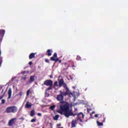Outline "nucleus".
Here are the masks:
<instances>
[{"mask_svg":"<svg viewBox=\"0 0 128 128\" xmlns=\"http://www.w3.org/2000/svg\"><path fill=\"white\" fill-rule=\"evenodd\" d=\"M52 80H46L44 82V86H49V88H47L46 90V92L50 90H52Z\"/></svg>","mask_w":128,"mask_h":128,"instance_id":"2","label":"nucleus"},{"mask_svg":"<svg viewBox=\"0 0 128 128\" xmlns=\"http://www.w3.org/2000/svg\"><path fill=\"white\" fill-rule=\"evenodd\" d=\"M58 62H59L60 64H61V63H62V60H59Z\"/></svg>","mask_w":128,"mask_h":128,"instance_id":"33","label":"nucleus"},{"mask_svg":"<svg viewBox=\"0 0 128 128\" xmlns=\"http://www.w3.org/2000/svg\"><path fill=\"white\" fill-rule=\"evenodd\" d=\"M50 77L52 78V75H50Z\"/></svg>","mask_w":128,"mask_h":128,"instance_id":"35","label":"nucleus"},{"mask_svg":"<svg viewBox=\"0 0 128 128\" xmlns=\"http://www.w3.org/2000/svg\"><path fill=\"white\" fill-rule=\"evenodd\" d=\"M52 50H50V49L48 50L46 53V56H52Z\"/></svg>","mask_w":128,"mask_h":128,"instance_id":"9","label":"nucleus"},{"mask_svg":"<svg viewBox=\"0 0 128 128\" xmlns=\"http://www.w3.org/2000/svg\"><path fill=\"white\" fill-rule=\"evenodd\" d=\"M34 78H36L35 76H32L30 77V80L28 81L29 84H32L33 82H34Z\"/></svg>","mask_w":128,"mask_h":128,"instance_id":"10","label":"nucleus"},{"mask_svg":"<svg viewBox=\"0 0 128 128\" xmlns=\"http://www.w3.org/2000/svg\"><path fill=\"white\" fill-rule=\"evenodd\" d=\"M72 64H74V62H72Z\"/></svg>","mask_w":128,"mask_h":128,"instance_id":"42","label":"nucleus"},{"mask_svg":"<svg viewBox=\"0 0 128 128\" xmlns=\"http://www.w3.org/2000/svg\"><path fill=\"white\" fill-rule=\"evenodd\" d=\"M68 66H68L66 70H68Z\"/></svg>","mask_w":128,"mask_h":128,"instance_id":"37","label":"nucleus"},{"mask_svg":"<svg viewBox=\"0 0 128 128\" xmlns=\"http://www.w3.org/2000/svg\"><path fill=\"white\" fill-rule=\"evenodd\" d=\"M5 94L6 92H4V94L0 96V100H2V98H4Z\"/></svg>","mask_w":128,"mask_h":128,"instance_id":"23","label":"nucleus"},{"mask_svg":"<svg viewBox=\"0 0 128 128\" xmlns=\"http://www.w3.org/2000/svg\"><path fill=\"white\" fill-rule=\"evenodd\" d=\"M26 78H24V80H26Z\"/></svg>","mask_w":128,"mask_h":128,"instance_id":"38","label":"nucleus"},{"mask_svg":"<svg viewBox=\"0 0 128 128\" xmlns=\"http://www.w3.org/2000/svg\"><path fill=\"white\" fill-rule=\"evenodd\" d=\"M78 122L76 119L72 120L71 123V128H76V124H78Z\"/></svg>","mask_w":128,"mask_h":128,"instance_id":"8","label":"nucleus"},{"mask_svg":"<svg viewBox=\"0 0 128 128\" xmlns=\"http://www.w3.org/2000/svg\"><path fill=\"white\" fill-rule=\"evenodd\" d=\"M38 116H42V114L40 113H38Z\"/></svg>","mask_w":128,"mask_h":128,"instance_id":"30","label":"nucleus"},{"mask_svg":"<svg viewBox=\"0 0 128 128\" xmlns=\"http://www.w3.org/2000/svg\"><path fill=\"white\" fill-rule=\"evenodd\" d=\"M71 68H76V66H74V65H72L71 66Z\"/></svg>","mask_w":128,"mask_h":128,"instance_id":"34","label":"nucleus"},{"mask_svg":"<svg viewBox=\"0 0 128 128\" xmlns=\"http://www.w3.org/2000/svg\"><path fill=\"white\" fill-rule=\"evenodd\" d=\"M61 102L63 104L61 105L60 106V110L58 111L59 114L62 115L64 114L66 118H70V116H78V118L76 120L80 122H84V115L82 112L74 114L72 111L70 110V104L68 103H66L64 102Z\"/></svg>","mask_w":128,"mask_h":128,"instance_id":"1","label":"nucleus"},{"mask_svg":"<svg viewBox=\"0 0 128 128\" xmlns=\"http://www.w3.org/2000/svg\"><path fill=\"white\" fill-rule=\"evenodd\" d=\"M19 94L20 96H22V92H20Z\"/></svg>","mask_w":128,"mask_h":128,"instance_id":"31","label":"nucleus"},{"mask_svg":"<svg viewBox=\"0 0 128 128\" xmlns=\"http://www.w3.org/2000/svg\"><path fill=\"white\" fill-rule=\"evenodd\" d=\"M30 90H28L26 92V96H30Z\"/></svg>","mask_w":128,"mask_h":128,"instance_id":"22","label":"nucleus"},{"mask_svg":"<svg viewBox=\"0 0 128 128\" xmlns=\"http://www.w3.org/2000/svg\"><path fill=\"white\" fill-rule=\"evenodd\" d=\"M64 88L66 90V92H64L62 91L61 94H62L64 96H68L70 94H72V92L68 90V86H66V87H64Z\"/></svg>","mask_w":128,"mask_h":128,"instance_id":"5","label":"nucleus"},{"mask_svg":"<svg viewBox=\"0 0 128 128\" xmlns=\"http://www.w3.org/2000/svg\"><path fill=\"white\" fill-rule=\"evenodd\" d=\"M58 86L59 88H62V86H64V88H66L67 85H66V83L64 82V80L63 78L60 79L59 82H58Z\"/></svg>","mask_w":128,"mask_h":128,"instance_id":"6","label":"nucleus"},{"mask_svg":"<svg viewBox=\"0 0 128 128\" xmlns=\"http://www.w3.org/2000/svg\"><path fill=\"white\" fill-rule=\"evenodd\" d=\"M6 102V100H4V99H2V104H4Z\"/></svg>","mask_w":128,"mask_h":128,"instance_id":"26","label":"nucleus"},{"mask_svg":"<svg viewBox=\"0 0 128 128\" xmlns=\"http://www.w3.org/2000/svg\"><path fill=\"white\" fill-rule=\"evenodd\" d=\"M34 114H36V112H34V110H32L30 113V116H34Z\"/></svg>","mask_w":128,"mask_h":128,"instance_id":"17","label":"nucleus"},{"mask_svg":"<svg viewBox=\"0 0 128 128\" xmlns=\"http://www.w3.org/2000/svg\"><path fill=\"white\" fill-rule=\"evenodd\" d=\"M44 62H48V63H50V60L48 59H45L44 60Z\"/></svg>","mask_w":128,"mask_h":128,"instance_id":"27","label":"nucleus"},{"mask_svg":"<svg viewBox=\"0 0 128 128\" xmlns=\"http://www.w3.org/2000/svg\"><path fill=\"white\" fill-rule=\"evenodd\" d=\"M18 112V108L16 106H11L6 108V112L8 114H10L12 112V114H14Z\"/></svg>","mask_w":128,"mask_h":128,"instance_id":"4","label":"nucleus"},{"mask_svg":"<svg viewBox=\"0 0 128 128\" xmlns=\"http://www.w3.org/2000/svg\"><path fill=\"white\" fill-rule=\"evenodd\" d=\"M98 116H99L98 114H96L94 116V118H98Z\"/></svg>","mask_w":128,"mask_h":128,"instance_id":"29","label":"nucleus"},{"mask_svg":"<svg viewBox=\"0 0 128 128\" xmlns=\"http://www.w3.org/2000/svg\"><path fill=\"white\" fill-rule=\"evenodd\" d=\"M36 122V118H33L31 120V122Z\"/></svg>","mask_w":128,"mask_h":128,"instance_id":"25","label":"nucleus"},{"mask_svg":"<svg viewBox=\"0 0 128 128\" xmlns=\"http://www.w3.org/2000/svg\"><path fill=\"white\" fill-rule=\"evenodd\" d=\"M78 58H80V56H78Z\"/></svg>","mask_w":128,"mask_h":128,"instance_id":"44","label":"nucleus"},{"mask_svg":"<svg viewBox=\"0 0 128 128\" xmlns=\"http://www.w3.org/2000/svg\"><path fill=\"white\" fill-rule=\"evenodd\" d=\"M16 118H13L11 119L10 120H9L8 124L9 126H12L14 124H16Z\"/></svg>","mask_w":128,"mask_h":128,"instance_id":"7","label":"nucleus"},{"mask_svg":"<svg viewBox=\"0 0 128 128\" xmlns=\"http://www.w3.org/2000/svg\"><path fill=\"white\" fill-rule=\"evenodd\" d=\"M28 64H29L30 66H32V62H28Z\"/></svg>","mask_w":128,"mask_h":128,"instance_id":"28","label":"nucleus"},{"mask_svg":"<svg viewBox=\"0 0 128 128\" xmlns=\"http://www.w3.org/2000/svg\"><path fill=\"white\" fill-rule=\"evenodd\" d=\"M98 121L101 122H104L105 118L104 116H101L98 118Z\"/></svg>","mask_w":128,"mask_h":128,"instance_id":"13","label":"nucleus"},{"mask_svg":"<svg viewBox=\"0 0 128 128\" xmlns=\"http://www.w3.org/2000/svg\"><path fill=\"white\" fill-rule=\"evenodd\" d=\"M42 128H44V127H42Z\"/></svg>","mask_w":128,"mask_h":128,"instance_id":"43","label":"nucleus"},{"mask_svg":"<svg viewBox=\"0 0 128 128\" xmlns=\"http://www.w3.org/2000/svg\"><path fill=\"white\" fill-rule=\"evenodd\" d=\"M58 118H60V115H56L54 116L53 117V120H58Z\"/></svg>","mask_w":128,"mask_h":128,"instance_id":"19","label":"nucleus"},{"mask_svg":"<svg viewBox=\"0 0 128 128\" xmlns=\"http://www.w3.org/2000/svg\"><path fill=\"white\" fill-rule=\"evenodd\" d=\"M51 58H58V54L56 53H54L53 56Z\"/></svg>","mask_w":128,"mask_h":128,"instance_id":"21","label":"nucleus"},{"mask_svg":"<svg viewBox=\"0 0 128 128\" xmlns=\"http://www.w3.org/2000/svg\"><path fill=\"white\" fill-rule=\"evenodd\" d=\"M66 64H67L66 63H64L65 66H66Z\"/></svg>","mask_w":128,"mask_h":128,"instance_id":"39","label":"nucleus"},{"mask_svg":"<svg viewBox=\"0 0 128 128\" xmlns=\"http://www.w3.org/2000/svg\"><path fill=\"white\" fill-rule=\"evenodd\" d=\"M92 114H94V112H92Z\"/></svg>","mask_w":128,"mask_h":128,"instance_id":"40","label":"nucleus"},{"mask_svg":"<svg viewBox=\"0 0 128 128\" xmlns=\"http://www.w3.org/2000/svg\"><path fill=\"white\" fill-rule=\"evenodd\" d=\"M96 122H97V124L98 126H104V124H103L104 122H100L99 120H97Z\"/></svg>","mask_w":128,"mask_h":128,"instance_id":"18","label":"nucleus"},{"mask_svg":"<svg viewBox=\"0 0 128 128\" xmlns=\"http://www.w3.org/2000/svg\"><path fill=\"white\" fill-rule=\"evenodd\" d=\"M50 60H52V62H58L59 60V59L58 58H54V57H52L50 58Z\"/></svg>","mask_w":128,"mask_h":128,"instance_id":"14","label":"nucleus"},{"mask_svg":"<svg viewBox=\"0 0 128 128\" xmlns=\"http://www.w3.org/2000/svg\"><path fill=\"white\" fill-rule=\"evenodd\" d=\"M61 92H62V90H60V94L56 96L57 100H58V102H60V104H62L60 105V110H58V112H60V106H62V104H64V103H62V102L68 104V102H64V101H63L64 100V95L63 94H62Z\"/></svg>","mask_w":128,"mask_h":128,"instance_id":"3","label":"nucleus"},{"mask_svg":"<svg viewBox=\"0 0 128 128\" xmlns=\"http://www.w3.org/2000/svg\"><path fill=\"white\" fill-rule=\"evenodd\" d=\"M36 53H31L29 56V58L30 60H32V58H36Z\"/></svg>","mask_w":128,"mask_h":128,"instance_id":"11","label":"nucleus"},{"mask_svg":"<svg viewBox=\"0 0 128 128\" xmlns=\"http://www.w3.org/2000/svg\"><path fill=\"white\" fill-rule=\"evenodd\" d=\"M87 110H88V112H90V109L88 108Z\"/></svg>","mask_w":128,"mask_h":128,"instance_id":"36","label":"nucleus"},{"mask_svg":"<svg viewBox=\"0 0 128 128\" xmlns=\"http://www.w3.org/2000/svg\"><path fill=\"white\" fill-rule=\"evenodd\" d=\"M80 124V126H82V124Z\"/></svg>","mask_w":128,"mask_h":128,"instance_id":"41","label":"nucleus"},{"mask_svg":"<svg viewBox=\"0 0 128 128\" xmlns=\"http://www.w3.org/2000/svg\"><path fill=\"white\" fill-rule=\"evenodd\" d=\"M56 108V105H52L50 107V110H54V108Z\"/></svg>","mask_w":128,"mask_h":128,"instance_id":"20","label":"nucleus"},{"mask_svg":"<svg viewBox=\"0 0 128 128\" xmlns=\"http://www.w3.org/2000/svg\"><path fill=\"white\" fill-rule=\"evenodd\" d=\"M57 126H60L61 124H56Z\"/></svg>","mask_w":128,"mask_h":128,"instance_id":"32","label":"nucleus"},{"mask_svg":"<svg viewBox=\"0 0 128 128\" xmlns=\"http://www.w3.org/2000/svg\"><path fill=\"white\" fill-rule=\"evenodd\" d=\"M25 108H32V105H31L30 103L29 102H28L26 103V104L25 106Z\"/></svg>","mask_w":128,"mask_h":128,"instance_id":"16","label":"nucleus"},{"mask_svg":"<svg viewBox=\"0 0 128 128\" xmlns=\"http://www.w3.org/2000/svg\"><path fill=\"white\" fill-rule=\"evenodd\" d=\"M8 100H9V98H10V97L12 96V88H9L8 90Z\"/></svg>","mask_w":128,"mask_h":128,"instance_id":"15","label":"nucleus"},{"mask_svg":"<svg viewBox=\"0 0 128 128\" xmlns=\"http://www.w3.org/2000/svg\"><path fill=\"white\" fill-rule=\"evenodd\" d=\"M5 32L6 31L4 30H0V37L2 38L3 36H4Z\"/></svg>","mask_w":128,"mask_h":128,"instance_id":"12","label":"nucleus"},{"mask_svg":"<svg viewBox=\"0 0 128 128\" xmlns=\"http://www.w3.org/2000/svg\"><path fill=\"white\" fill-rule=\"evenodd\" d=\"M58 81H56V82H54V86H58Z\"/></svg>","mask_w":128,"mask_h":128,"instance_id":"24","label":"nucleus"}]
</instances>
